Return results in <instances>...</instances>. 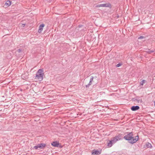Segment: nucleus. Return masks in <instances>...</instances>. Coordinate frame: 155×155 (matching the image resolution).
I'll list each match as a JSON object with an SVG mask.
<instances>
[{
    "instance_id": "nucleus-4",
    "label": "nucleus",
    "mask_w": 155,
    "mask_h": 155,
    "mask_svg": "<svg viewBox=\"0 0 155 155\" xmlns=\"http://www.w3.org/2000/svg\"><path fill=\"white\" fill-rule=\"evenodd\" d=\"M111 7V4L109 3H106L105 4H101L97 5H96V7Z\"/></svg>"
},
{
    "instance_id": "nucleus-2",
    "label": "nucleus",
    "mask_w": 155,
    "mask_h": 155,
    "mask_svg": "<svg viewBox=\"0 0 155 155\" xmlns=\"http://www.w3.org/2000/svg\"><path fill=\"white\" fill-rule=\"evenodd\" d=\"M44 75V73L43 69H39L38 70L36 73L35 79H37L40 81H41L43 80Z\"/></svg>"
},
{
    "instance_id": "nucleus-7",
    "label": "nucleus",
    "mask_w": 155,
    "mask_h": 155,
    "mask_svg": "<svg viewBox=\"0 0 155 155\" xmlns=\"http://www.w3.org/2000/svg\"><path fill=\"white\" fill-rule=\"evenodd\" d=\"M94 77L93 76H91L90 78V81L89 83L85 85V87L86 88L89 87L90 85L92 84V82L93 81Z\"/></svg>"
},
{
    "instance_id": "nucleus-16",
    "label": "nucleus",
    "mask_w": 155,
    "mask_h": 155,
    "mask_svg": "<svg viewBox=\"0 0 155 155\" xmlns=\"http://www.w3.org/2000/svg\"><path fill=\"white\" fill-rule=\"evenodd\" d=\"M122 65V64L121 63H118L116 65V67H119L120 66H121Z\"/></svg>"
},
{
    "instance_id": "nucleus-20",
    "label": "nucleus",
    "mask_w": 155,
    "mask_h": 155,
    "mask_svg": "<svg viewBox=\"0 0 155 155\" xmlns=\"http://www.w3.org/2000/svg\"><path fill=\"white\" fill-rule=\"evenodd\" d=\"M21 51H22L21 49H19L17 51L18 53H20V52H21Z\"/></svg>"
},
{
    "instance_id": "nucleus-18",
    "label": "nucleus",
    "mask_w": 155,
    "mask_h": 155,
    "mask_svg": "<svg viewBox=\"0 0 155 155\" xmlns=\"http://www.w3.org/2000/svg\"><path fill=\"white\" fill-rule=\"evenodd\" d=\"M20 26L21 27H24L25 26V24H20Z\"/></svg>"
},
{
    "instance_id": "nucleus-19",
    "label": "nucleus",
    "mask_w": 155,
    "mask_h": 155,
    "mask_svg": "<svg viewBox=\"0 0 155 155\" xmlns=\"http://www.w3.org/2000/svg\"><path fill=\"white\" fill-rule=\"evenodd\" d=\"M144 38V37L142 36H141L138 38V39H142Z\"/></svg>"
},
{
    "instance_id": "nucleus-14",
    "label": "nucleus",
    "mask_w": 155,
    "mask_h": 155,
    "mask_svg": "<svg viewBox=\"0 0 155 155\" xmlns=\"http://www.w3.org/2000/svg\"><path fill=\"white\" fill-rule=\"evenodd\" d=\"M147 146L148 147H152L151 144L149 143H148L147 144Z\"/></svg>"
},
{
    "instance_id": "nucleus-11",
    "label": "nucleus",
    "mask_w": 155,
    "mask_h": 155,
    "mask_svg": "<svg viewBox=\"0 0 155 155\" xmlns=\"http://www.w3.org/2000/svg\"><path fill=\"white\" fill-rule=\"evenodd\" d=\"M59 144V143L57 141H54L51 143V145L54 147H58Z\"/></svg>"
},
{
    "instance_id": "nucleus-8",
    "label": "nucleus",
    "mask_w": 155,
    "mask_h": 155,
    "mask_svg": "<svg viewBox=\"0 0 155 155\" xmlns=\"http://www.w3.org/2000/svg\"><path fill=\"white\" fill-rule=\"evenodd\" d=\"M45 26V25L43 24H42L40 25L39 27V29L38 30V32L40 33L42 31L43 27Z\"/></svg>"
},
{
    "instance_id": "nucleus-9",
    "label": "nucleus",
    "mask_w": 155,
    "mask_h": 155,
    "mask_svg": "<svg viewBox=\"0 0 155 155\" xmlns=\"http://www.w3.org/2000/svg\"><path fill=\"white\" fill-rule=\"evenodd\" d=\"M139 109L140 107L138 106H133L131 108V110L133 111L137 110Z\"/></svg>"
},
{
    "instance_id": "nucleus-10",
    "label": "nucleus",
    "mask_w": 155,
    "mask_h": 155,
    "mask_svg": "<svg viewBox=\"0 0 155 155\" xmlns=\"http://www.w3.org/2000/svg\"><path fill=\"white\" fill-rule=\"evenodd\" d=\"M101 153V152L98 150H94L92 152V154H96V155H99Z\"/></svg>"
},
{
    "instance_id": "nucleus-3",
    "label": "nucleus",
    "mask_w": 155,
    "mask_h": 155,
    "mask_svg": "<svg viewBox=\"0 0 155 155\" xmlns=\"http://www.w3.org/2000/svg\"><path fill=\"white\" fill-rule=\"evenodd\" d=\"M122 134H119L112 138L111 140L113 141V143L114 144L117 141L122 139Z\"/></svg>"
},
{
    "instance_id": "nucleus-21",
    "label": "nucleus",
    "mask_w": 155,
    "mask_h": 155,
    "mask_svg": "<svg viewBox=\"0 0 155 155\" xmlns=\"http://www.w3.org/2000/svg\"><path fill=\"white\" fill-rule=\"evenodd\" d=\"M79 27H81V26H79Z\"/></svg>"
},
{
    "instance_id": "nucleus-15",
    "label": "nucleus",
    "mask_w": 155,
    "mask_h": 155,
    "mask_svg": "<svg viewBox=\"0 0 155 155\" xmlns=\"http://www.w3.org/2000/svg\"><path fill=\"white\" fill-rule=\"evenodd\" d=\"M154 52H155V49L154 50H151L149 51V53L150 54Z\"/></svg>"
},
{
    "instance_id": "nucleus-17",
    "label": "nucleus",
    "mask_w": 155,
    "mask_h": 155,
    "mask_svg": "<svg viewBox=\"0 0 155 155\" xmlns=\"http://www.w3.org/2000/svg\"><path fill=\"white\" fill-rule=\"evenodd\" d=\"M6 4L10 5H11V3L9 1H8L6 3Z\"/></svg>"
},
{
    "instance_id": "nucleus-13",
    "label": "nucleus",
    "mask_w": 155,
    "mask_h": 155,
    "mask_svg": "<svg viewBox=\"0 0 155 155\" xmlns=\"http://www.w3.org/2000/svg\"><path fill=\"white\" fill-rule=\"evenodd\" d=\"M145 82L146 81L145 80H142V81H141L140 82V85H143L145 83Z\"/></svg>"
},
{
    "instance_id": "nucleus-6",
    "label": "nucleus",
    "mask_w": 155,
    "mask_h": 155,
    "mask_svg": "<svg viewBox=\"0 0 155 155\" xmlns=\"http://www.w3.org/2000/svg\"><path fill=\"white\" fill-rule=\"evenodd\" d=\"M133 100L135 102L138 103H141L142 102V99L138 97L133 98Z\"/></svg>"
},
{
    "instance_id": "nucleus-5",
    "label": "nucleus",
    "mask_w": 155,
    "mask_h": 155,
    "mask_svg": "<svg viewBox=\"0 0 155 155\" xmlns=\"http://www.w3.org/2000/svg\"><path fill=\"white\" fill-rule=\"evenodd\" d=\"M46 146V144L44 143H41L38 144L37 146H34L33 148L36 150L38 148L41 149H43Z\"/></svg>"
},
{
    "instance_id": "nucleus-1",
    "label": "nucleus",
    "mask_w": 155,
    "mask_h": 155,
    "mask_svg": "<svg viewBox=\"0 0 155 155\" xmlns=\"http://www.w3.org/2000/svg\"><path fill=\"white\" fill-rule=\"evenodd\" d=\"M126 140H129V142L131 144L136 143L138 140L139 137L138 136L135 137H133V134L132 132H130L125 135L124 137Z\"/></svg>"
},
{
    "instance_id": "nucleus-12",
    "label": "nucleus",
    "mask_w": 155,
    "mask_h": 155,
    "mask_svg": "<svg viewBox=\"0 0 155 155\" xmlns=\"http://www.w3.org/2000/svg\"><path fill=\"white\" fill-rule=\"evenodd\" d=\"M107 146L108 147H111L114 144V143H113V141H112V140H109L108 142H107Z\"/></svg>"
}]
</instances>
